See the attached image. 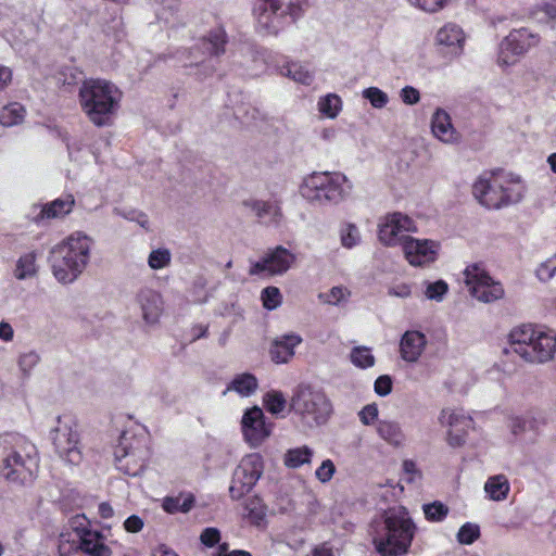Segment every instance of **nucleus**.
Here are the masks:
<instances>
[{
  "label": "nucleus",
  "mask_w": 556,
  "mask_h": 556,
  "mask_svg": "<svg viewBox=\"0 0 556 556\" xmlns=\"http://www.w3.org/2000/svg\"><path fill=\"white\" fill-rule=\"evenodd\" d=\"M39 453L36 445L21 434L0 437V477L14 486H28L37 478Z\"/></svg>",
  "instance_id": "f257e3e1"
},
{
  "label": "nucleus",
  "mask_w": 556,
  "mask_h": 556,
  "mask_svg": "<svg viewBox=\"0 0 556 556\" xmlns=\"http://www.w3.org/2000/svg\"><path fill=\"white\" fill-rule=\"evenodd\" d=\"M372 542L381 556H403L407 554L417 527L404 506L386 510L371 525Z\"/></svg>",
  "instance_id": "f03ea898"
},
{
  "label": "nucleus",
  "mask_w": 556,
  "mask_h": 556,
  "mask_svg": "<svg viewBox=\"0 0 556 556\" xmlns=\"http://www.w3.org/2000/svg\"><path fill=\"white\" fill-rule=\"evenodd\" d=\"M93 240L77 231L51 248L49 264L54 278L64 285L74 282L86 269Z\"/></svg>",
  "instance_id": "7ed1b4c3"
},
{
  "label": "nucleus",
  "mask_w": 556,
  "mask_h": 556,
  "mask_svg": "<svg viewBox=\"0 0 556 556\" xmlns=\"http://www.w3.org/2000/svg\"><path fill=\"white\" fill-rule=\"evenodd\" d=\"M122 93L110 81L90 79L79 89V100L83 111L91 123L98 127L108 126L116 113Z\"/></svg>",
  "instance_id": "20e7f679"
},
{
  "label": "nucleus",
  "mask_w": 556,
  "mask_h": 556,
  "mask_svg": "<svg viewBox=\"0 0 556 556\" xmlns=\"http://www.w3.org/2000/svg\"><path fill=\"white\" fill-rule=\"evenodd\" d=\"M309 7L311 0H256L253 7L256 30L276 36L288 21L295 22Z\"/></svg>",
  "instance_id": "39448f33"
},
{
  "label": "nucleus",
  "mask_w": 556,
  "mask_h": 556,
  "mask_svg": "<svg viewBox=\"0 0 556 556\" xmlns=\"http://www.w3.org/2000/svg\"><path fill=\"white\" fill-rule=\"evenodd\" d=\"M353 187V182L341 173H314L304 179L300 193L313 204H339L351 195Z\"/></svg>",
  "instance_id": "423d86ee"
},
{
  "label": "nucleus",
  "mask_w": 556,
  "mask_h": 556,
  "mask_svg": "<svg viewBox=\"0 0 556 556\" xmlns=\"http://www.w3.org/2000/svg\"><path fill=\"white\" fill-rule=\"evenodd\" d=\"M290 410L308 428L327 422L332 406L326 394L308 384H300L293 390L290 399Z\"/></svg>",
  "instance_id": "0eeeda50"
},
{
  "label": "nucleus",
  "mask_w": 556,
  "mask_h": 556,
  "mask_svg": "<svg viewBox=\"0 0 556 556\" xmlns=\"http://www.w3.org/2000/svg\"><path fill=\"white\" fill-rule=\"evenodd\" d=\"M55 452L68 464L78 465L83 459L77 422L70 415L59 416L51 430Z\"/></svg>",
  "instance_id": "6e6552de"
},
{
  "label": "nucleus",
  "mask_w": 556,
  "mask_h": 556,
  "mask_svg": "<svg viewBox=\"0 0 556 556\" xmlns=\"http://www.w3.org/2000/svg\"><path fill=\"white\" fill-rule=\"evenodd\" d=\"M465 285L469 294L482 303H491L505 294L501 282L495 281L482 263L468 265L464 270Z\"/></svg>",
  "instance_id": "1a4fd4ad"
},
{
  "label": "nucleus",
  "mask_w": 556,
  "mask_h": 556,
  "mask_svg": "<svg viewBox=\"0 0 556 556\" xmlns=\"http://www.w3.org/2000/svg\"><path fill=\"white\" fill-rule=\"evenodd\" d=\"M228 43V35L223 26L212 28L202 39L200 45L190 51L191 61L185 66H201L203 76H210L214 72V67L207 56H219L226 51Z\"/></svg>",
  "instance_id": "9d476101"
},
{
  "label": "nucleus",
  "mask_w": 556,
  "mask_h": 556,
  "mask_svg": "<svg viewBox=\"0 0 556 556\" xmlns=\"http://www.w3.org/2000/svg\"><path fill=\"white\" fill-rule=\"evenodd\" d=\"M264 469L263 458L260 454L253 453L243 457L237 466L229 493L232 500H239L249 493L261 478Z\"/></svg>",
  "instance_id": "9b49d317"
},
{
  "label": "nucleus",
  "mask_w": 556,
  "mask_h": 556,
  "mask_svg": "<svg viewBox=\"0 0 556 556\" xmlns=\"http://www.w3.org/2000/svg\"><path fill=\"white\" fill-rule=\"evenodd\" d=\"M75 532L78 541L70 543L62 534L59 544V552L61 556H70L74 551H81L88 556H112L111 548L105 544L104 535L96 530L89 528H76Z\"/></svg>",
  "instance_id": "f8f14e48"
},
{
  "label": "nucleus",
  "mask_w": 556,
  "mask_h": 556,
  "mask_svg": "<svg viewBox=\"0 0 556 556\" xmlns=\"http://www.w3.org/2000/svg\"><path fill=\"white\" fill-rule=\"evenodd\" d=\"M539 36L527 28L510 31L500 43L497 64L502 68L514 65L518 58L539 43Z\"/></svg>",
  "instance_id": "ddd939ff"
},
{
  "label": "nucleus",
  "mask_w": 556,
  "mask_h": 556,
  "mask_svg": "<svg viewBox=\"0 0 556 556\" xmlns=\"http://www.w3.org/2000/svg\"><path fill=\"white\" fill-rule=\"evenodd\" d=\"M296 261V256L290 250L278 245L268 252L257 262L251 264L249 274L258 275H282L288 271Z\"/></svg>",
  "instance_id": "4468645a"
},
{
  "label": "nucleus",
  "mask_w": 556,
  "mask_h": 556,
  "mask_svg": "<svg viewBox=\"0 0 556 556\" xmlns=\"http://www.w3.org/2000/svg\"><path fill=\"white\" fill-rule=\"evenodd\" d=\"M417 227L414 220L402 213H392L384 217L379 225V240L389 247L401 244L403 247L404 239L412 238L407 232H415Z\"/></svg>",
  "instance_id": "2eb2a0df"
},
{
  "label": "nucleus",
  "mask_w": 556,
  "mask_h": 556,
  "mask_svg": "<svg viewBox=\"0 0 556 556\" xmlns=\"http://www.w3.org/2000/svg\"><path fill=\"white\" fill-rule=\"evenodd\" d=\"M241 428L244 440L251 447L260 446L271 433V425L266 424L264 413L257 406L245 410Z\"/></svg>",
  "instance_id": "dca6fc26"
},
{
  "label": "nucleus",
  "mask_w": 556,
  "mask_h": 556,
  "mask_svg": "<svg viewBox=\"0 0 556 556\" xmlns=\"http://www.w3.org/2000/svg\"><path fill=\"white\" fill-rule=\"evenodd\" d=\"M500 174H484L473 184L472 193L478 202L488 208H500L503 206L501 194L502 187Z\"/></svg>",
  "instance_id": "f3484780"
},
{
  "label": "nucleus",
  "mask_w": 556,
  "mask_h": 556,
  "mask_svg": "<svg viewBox=\"0 0 556 556\" xmlns=\"http://www.w3.org/2000/svg\"><path fill=\"white\" fill-rule=\"evenodd\" d=\"M403 252L413 266L433 263L438 255L439 243L432 240L407 238L403 241Z\"/></svg>",
  "instance_id": "a211bd4d"
},
{
  "label": "nucleus",
  "mask_w": 556,
  "mask_h": 556,
  "mask_svg": "<svg viewBox=\"0 0 556 556\" xmlns=\"http://www.w3.org/2000/svg\"><path fill=\"white\" fill-rule=\"evenodd\" d=\"M136 304L143 321L148 325L156 324L164 311L162 295L150 288H142L138 291Z\"/></svg>",
  "instance_id": "6ab92c4d"
},
{
  "label": "nucleus",
  "mask_w": 556,
  "mask_h": 556,
  "mask_svg": "<svg viewBox=\"0 0 556 556\" xmlns=\"http://www.w3.org/2000/svg\"><path fill=\"white\" fill-rule=\"evenodd\" d=\"M435 41L443 53L457 56L463 52L465 34L458 25L447 23L438 30Z\"/></svg>",
  "instance_id": "aec40b11"
},
{
  "label": "nucleus",
  "mask_w": 556,
  "mask_h": 556,
  "mask_svg": "<svg viewBox=\"0 0 556 556\" xmlns=\"http://www.w3.org/2000/svg\"><path fill=\"white\" fill-rule=\"evenodd\" d=\"M533 344L526 353L523 361L529 363L548 362L556 352V336L553 331H545L540 328Z\"/></svg>",
  "instance_id": "412c9836"
},
{
  "label": "nucleus",
  "mask_w": 556,
  "mask_h": 556,
  "mask_svg": "<svg viewBox=\"0 0 556 556\" xmlns=\"http://www.w3.org/2000/svg\"><path fill=\"white\" fill-rule=\"evenodd\" d=\"M539 330L540 328L532 325H522L514 328L509 333V346L505 349V353L516 354L523 359L526 353L534 345L533 343Z\"/></svg>",
  "instance_id": "4be33fe9"
},
{
  "label": "nucleus",
  "mask_w": 556,
  "mask_h": 556,
  "mask_svg": "<svg viewBox=\"0 0 556 556\" xmlns=\"http://www.w3.org/2000/svg\"><path fill=\"white\" fill-rule=\"evenodd\" d=\"M431 130L433 136L443 143L454 144L460 141V135L454 128L450 115L442 109H438L433 113Z\"/></svg>",
  "instance_id": "5701e85b"
},
{
  "label": "nucleus",
  "mask_w": 556,
  "mask_h": 556,
  "mask_svg": "<svg viewBox=\"0 0 556 556\" xmlns=\"http://www.w3.org/2000/svg\"><path fill=\"white\" fill-rule=\"evenodd\" d=\"M427 344L426 336L417 330L406 331L400 341V354L402 359L415 363L424 353Z\"/></svg>",
  "instance_id": "b1692460"
},
{
  "label": "nucleus",
  "mask_w": 556,
  "mask_h": 556,
  "mask_svg": "<svg viewBox=\"0 0 556 556\" xmlns=\"http://www.w3.org/2000/svg\"><path fill=\"white\" fill-rule=\"evenodd\" d=\"M149 456L148 446H139L135 454L115 455L116 467L124 473L136 477L143 471Z\"/></svg>",
  "instance_id": "393cba45"
},
{
  "label": "nucleus",
  "mask_w": 556,
  "mask_h": 556,
  "mask_svg": "<svg viewBox=\"0 0 556 556\" xmlns=\"http://www.w3.org/2000/svg\"><path fill=\"white\" fill-rule=\"evenodd\" d=\"M302 342L296 333H288L277 338L271 345L270 356L277 364L289 362L294 355V348Z\"/></svg>",
  "instance_id": "a878e982"
},
{
  "label": "nucleus",
  "mask_w": 556,
  "mask_h": 556,
  "mask_svg": "<svg viewBox=\"0 0 556 556\" xmlns=\"http://www.w3.org/2000/svg\"><path fill=\"white\" fill-rule=\"evenodd\" d=\"M244 204L264 225H278L282 217L280 206L276 201L252 200Z\"/></svg>",
  "instance_id": "bb28decb"
},
{
  "label": "nucleus",
  "mask_w": 556,
  "mask_h": 556,
  "mask_svg": "<svg viewBox=\"0 0 556 556\" xmlns=\"http://www.w3.org/2000/svg\"><path fill=\"white\" fill-rule=\"evenodd\" d=\"M501 177V194L503 198V206L511 205L520 202L525 194V186L518 176L511 174L503 175Z\"/></svg>",
  "instance_id": "cd10ccee"
},
{
  "label": "nucleus",
  "mask_w": 556,
  "mask_h": 556,
  "mask_svg": "<svg viewBox=\"0 0 556 556\" xmlns=\"http://www.w3.org/2000/svg\"><path fill=\"white\" fill-rule=\"evenodd\" d=\"M244 58L242 64L251 71L253 75L264 72L267 65L268 53L266 50L251 43L243 45L240 49Z\"/></svg>",
  "instance_id": "c85d7f7f"
},
{
  "label": "nucleus",
  "mask_w": 556,
  "mask_h": 556,
  "mask_svg": "<svg viewBox=\"0 0 556 556\" xmlns=\"http://www.w3.org/2000/svg\"><path fill=\"white\" fill-rule=\"evenodd\" d=\"M75 204L73 195H66L63 199H55L54 201L45 204L41 207L39 215L36 220L59 218L67 215Z\"/></svg>",
  "instance_id": "c756f323"
},
{
  "label": "nucleus",
  "mask_w": 556,
  "mask_h": 556,
  "mask_svg": "<svg viewBox=\"0 0 556 556\" xmlns=\"http://www.w3.org/2000/svg\"><path fill=\"white\" fill-rule=\"evenodd\" d=\"M439 421L446 426L448 430H468L472 427V419L463 409L444 408L441 410Z\"/></svg>",
  "instance_id": "7c9ffc66"
},
{
  "label": "nucleus",
  "mask_w": 556,
  "mask_h": 556,
  "mask_svg": "<svg viewBox=\"0 0 556 556\" xmlns=\"http://www.w3.org/2000/svg\"><path fill=\"white\" fill-rule=\"evenodd\" d=\"M510 484L505 475H495L490 477L485 484L484 491L490 500L501 502L507 498Z\"/></svg>",
  "instance_id": "2f4dec72"
},
{
  "label": "nucleus",
  "mask_w": 556,
  "mask_h": 556,
  "mask_svg": "<svg viewBox=\"0 0 556 556\" xmlns=\"http://www.w3.org/2000/svg\"><path fill=\"white\" fill-rule=\"evenodd\" d=\"M26 110L18 102L9 103L0 109V124L3 127H13L24 122Z\"/></svg>",
  "instance_id": "473e14b6"
},
{
  "label": "nucleus",
  "mask_w": 556,
  "mask_h": 556,
  "mask_svg": "<svg viewBox=\"0 0 556 556\" xmlns=\"http://www.w3.org/2000/svg\"><path fill=\"white\" fill-rule=\"evenodd\" d=\"M160 4V9L156 10V16L165 24L174 27L178 25L180 21L179 16V1L178 0H153Z\"/></svg>",
  "instance_id": "72a5a7b5"
},
{
  "label": "nucleus",
  "mask_w": 556,
  "mask_h": 556,
  "mask_svg": "<svg viewBox=\"0 0 556 556\" xmlns=\"http://www.w3.org/2000/svg\"><path fill=\"white\" fill-rule=\"evenodd\" d=\"M377 432L381 439L396 446L401 445L405 439L400 425L391 420H380L377 425Z\"/></svg>",
  "instance_id": "f704fd0d"
},
{
  "label": "nucleus",
  "mask_w": 556,
  "mask_h": 556,
  "mask_svg": "<svg viewBox=\"0 0 556 556\" xmlns=\"http://www.w3.org/2000/svg\"><path fill=\"white\" fill-rule=\"evenodd\" d=\"M257 387L256 377L250 372H243L235 376L227 389L236 391L241 396H250Z\"/></svg>",
  "instance_id": "c9c22d12"
},
{
  "label": "nucleus",
  "mask_w": 556,
  "mask_h": 556,
  "mask_svg": "<svg viewBox=\"0 0 556 556\" xmlns=\"http://www.w3.org/2000/svg\"><path fill=\"white\" fill-rule=\"evenodd\" d=\"M313 454V450L306 445L290 448L283 455V464L288 468H299L305 464H309Z\"/></svg>",
  "instance_id": "e433bc0d"
},
{
  "label": "nucleus",
  "mask_w": 556,
  "mask_h": 556,
  "mask_svg": "<svg viewBox=\"0 0 556 556\" xmlns=\"http://www.w3.org/2000/svg\"><path fill=\"white\" fill-rule=\"evenodd\" d=\"M36 258L37 255L35 252H28L20 256L14 270L15 278L18 280H25L34 277L37 274Z\"/></svg>",
  "instance_id": "4c0bfd02"
},
{
  "label": "nucleus",
  "mask_w": 556,
  "mask_h": 556,
  "mask_svg": "<svg viewBox=\"0 0 556 556\" xmlns=\"http://www.w3.org/2000/svg\"><path fill=\"white\" fill-rule=\"evenodd\" d=\"M139 446H148L144 438H139L130 433H123L118 445L115 447L114 455L126 456L135 454Z\"/></svg>",
  "instance_id": "58836bf2"
},
{
  "label": "nucleus",
  "mask_w": 556,
  "mask_h": 556,
  "mask_svg": "<svg viewBox=\"0 0 556 556\" xmlns=\"http://www.w3.org/2000/svg\"><path fill=\"white\" fill-rule=\"evenodd\" d=\"M232 114L235 118L241 123H250L252 121L264 117L260 109L253 106L251 103L243 101H239L233 104Z\"/></svg>",
  "instance_id": "ea45409f"
},
{
  "label": "nucleus",
  "mask_w": 556,
  "mask_h": 556,
  "mask_svg": "<svg viewBox=\"0 0 556 556\" xmlns=\"http://www.w3.org/2000/svg\"><path fill=\"white\" fill-rule=\"evenodd\" d=\"M266 516V509L261 498L252 497L249 498L244 504V517H247L251 523L260 526Z\"/></svg>",
  "instance_id": "a19ab883"
},
{
  "label": "nucleus",
  "mask_w": 556,
  "mask_h": 556,
  "mask_svg": "<svg viewBox=\"0 0 556 556\" xmlns=\"http://www.w3.org/2000/svg\"><path fill=\"white\" fill-rule=\"evenodd\" d=\"M263 404L273 415L282 413L287 407V399L281 391L271 390L264 394Z\"/></svg>",
  "instance_id": "79ce46f5"
},
{
  "label": "nucleus",
  "mask_w": 556,
  "mask_h": 556,
  "mask_svg": "<svg viewBox=\"0 0 556 556\" xmlns=\"http://www.w3.org/2000/svg\"><path fill=\"white\" fill-rule=\"evenodd\" d=\"M281 74L304 85H309L313 81V74L299 63H288L281 70Z\"/></svg>",
  "instance_id": "37998d69"
},
{
  "label": "nucleus",
  "mask_w": 556,
  "mask_h": 556,
  "mask_svg": "<svg viewBox=\"0 0 556 556\" xmlns=\"http://www.w3.org/2000/svg\"><path fill=\"white\" fill-rule=\"evenodd\" d=\"M350 361L354 366L366 369L374 366L375 356L369 348L356 346L350 353Z\"/></svg>",
  "instance_id": "c03bdc74"
},
{
  "label": "nucleus",
  "mask_w": 556,
  "mask_h": 556,
  "mask_svg": "<svg viewBox=\"0 0 556 556\" xmlns=\"http://www.w3.org/2000/svg\"><path fill=\"white\" fill-rule=\"evenodd\" d=\"M341 99L334 93H329L318 101L319 112L329 117L334 118L341 110Z\"/></svg>",
  "instance_id": "a18cd8bd"
},
{
  "label": "nucleus",
  "mask_w": 556,
  "mask_h": 556,
  "mask_svg": "<svg viewBox=\"0 0 556 556\" xmlns=\"http://www.w3.org/2000/svg\"><path fill=\"white\" fill-rule=\"evenodd\" d=\"M424 287V294L430 301L441 302L448 291V285L442 279L433 282L425 281Z\"/></svg>",
  "instance_id": "49530a36"
},
{
  "label": "nucleus",
  "mask_w": 556,
  "mask_h": 556,
  "mask_svg": "<svg viewBox=\"0 0 556 556\" xmlns=\"http://www.w3.org/2000/svg\"><path fill=\"white\" fill-rule=\"evenodd\" d=\"M350 296V291L343 287H333L328 292L320 293L318 299L329 305H340L345 303Z\"/></svg>",
  "instance_id": "de8ad7c7"
},
{
  "label": "nucleus",
  "mask_w": 556,
  "mask_h": 556,
  "mask_svg": "<svg viewBox=\"0 0 556 556\" xmlns=\"http://www.w3.org/2000/svg\"><path fill=\"white\" fill-rule=\"evenodd\" d=\"M422 510L426 519L432 522L442 521L448 514V507L438 501L422 505Z\"/></svg>",
  "instance_id": "09e8293b"
},
{
  "label": "nucleus",
  "mask_w": 556,
  "mask_h": 556,
  "mask_svg": "<svg viewBox=\"0 0 556 556\" xmlns=\"http://www.w3.org/2000/svg\"><path fill=\"white\" fill-rule=\"evenodd\" d=\"M193 505V498L192 497H166L163 501V508L165 511L169 514H175L177 511L187 513L191 509Z\"/></svg>",
  "instance_id": "8fccbe9b"
},
{
  "label": "nucleus",
  "mask_w": 556,
  "mask_h": 556,
  "mask_svg": "<svg viewBox=\"0 0 556 556\" xmlns=\"http://www.w3.org/2000/svg\"><path fill=\"white\" fill-rule=\"evenodd\" d=\"M341 243L346 249H352L361 242V233L356 225L346 224L340 230Z\"/></svg>",
  "instance_id": "3c124183"
},
{
  "label": "nucleus",
  "mask_w": 556,
  "mask_h": 556,
  "mask_svg": "<svg viewBox=\"0 0 556 556\" xmlns=\"http://www.w3.org/2000/svg\"><path fill=\"white\" fill-rule=\"evenodd\" d=\"M172 255L168 249H156L153 250L149 257H148V264L149 266L156 270L167 267L170 264Z\"/></svg>",
  "instance_id": "603ef678"
},
{
  "label": "nucleus",
  "mask_w": 556,
  "mask_h": 556,
  "mask_svg": "<svg viewBox=\"0 0 556 556\" xmlns=\"http://www.w3.org/2000/svg\"><path fill=\"white\" fill-rule=\"evenodd\" d=\"M363 98L368 100L376 109L384 108L389 102L388 94L377 87H369L363 90Z\"/></svg>",
  "instance_id": "864d4df0"
},
{
  "label": "nucleus",
  "mask_w": 556,
  "mask_h": 556,
  "mask_svg": "<svg viewBox=\"0 0 556 556\" xmlns=\"http://www.w3.org/2000/svg\"><path fill=\"white\" fill-rule=\"evenodd\" d=\"M480 536V528L476 523L467 522L460 527L457 533V541L460 544H472Z\"/></svg>",
  "instance_id": "5fc2aeb1"
},
{
  "label": "nucleus",
  "mask_w": 556,
  "mask_h": 556,
  "mask_svg": "<svg viewBox=\"0 0 556 556\" xmlns=\"http://www.w3.org/2000/svg\"><path fill=\"white\" fill-rule=\"evenodd\" d=\"M261 299L264 307L271 311L280 306L282 296L277 287H267L262 291Z\"/></svg>",
  "instance_id": "6e6d98bb"
},
{
  "label": "nucleus",
  "mask_w": 556,
  "mask_h": 556,
  "mask_svg": "<svg viewBox=\"0 0 556 556\" xmlns=\"http://www.w3.org/2000/svg\"><path fill=\"white\" fill-rule=\"evenodd\" d=\"M556 274V255L541 263L535 270L536 278L542 282L549 281Z\"/></svg>",
  "instance_id": "4d7b16f0"
},
{
  "label": "nucleus",
  "mask_w": 556,
  "mask_h": 556,
  "mask_svg": "<svg viewBox=\"0 0 556 556\" xmlns=\"http://www.w3.org/2000/svg\"><path fill=\"white\" fill-rule=\"evenodd\" d=\"M39 361L40 356L37 352L28 351L20 355L18 366L24 374L28 375Z\"/></svg>",
  "instance_id": "13d9d810"
},
{
  "label": "nucleus",
  "mask_w": 556,
  "mask_h": 556,
  "mask_svg": "<svg viewBox=\"0 0 556 556\" xmlns=\"http://www.w3.org/2000/svg\"><path fill=\"white\" fill-rule=\"evenodd\" d=\"M114 213L128 219V220L139 224L144 229H149V218L143 212L136 211V210H130L128 212H124L119 208H115Z\"/></svg>",
  "instance_id": "bf43d9fd"
},
{
  "label": "nucleus",
  "mask_w": 556,
  "mask_h": 556,
  "mask_svg": "<svg viewBox=\"0 0 556 556\" xmlns=\"http://www.w3.org/2000/svg\"><path fill=\"white\" fill-rule=\"evenodd\" d=\"M412 5H415L426 12H437L447 5L450 0H407Z\"/></svg>",
  "instance_id": "052dcab7"
},
{
  "label": "nucleus",
  "mask_w": 556,
  "mask_h": 556,
  "mask_svg": "<svg viewBox=\"0 0 556 556\" xmlns=\"http://www.w3.org/2000/svg\"><path fill=\"white\" fill-rule=\"evenodd\" d=\"M336 472V466L331 459H326L316 469L315 476L321 483L329 482Z\"/></svg>",
  "instance_id": "680f3d73"
},
{
  "label": "nucleus",
  "mask_w": 556,
  "mask_h": 556,
  "mask_svg": "<svg viewBox=\"0 0 556 556\" xmlns=\"http://www.w3.org/2000/svg\"><path fill=\"white\" fill-rule=\"evenodd\" d=\"M392 391V379L388 375L380 376L375 381V392L380 396H387Z\"/></svg>",
  "instance_id": "e2e57ef3"
},
{
  "label": "nucleus",
  "mask_w": 556,
  "mask_h": 556,
  "mask_svg": "<svg viewBox=\"0 0 556 556\" xmlns=\"http://www.w3.org/2000/svg\"><path fill=\"white\" fill-rule=\"evenodd\" d=\"M200 540L202 544L207 547H213L220 540V532L216 528H206L202 531L200 535Z\"/></svg>",
  "instance_id": "0e129e2a"
},
{
  "label": "nucleus",
  "mask_w": 556,
  "mask_h": 556,
  "mask_svg": "<svg viewBox=\"0 0 556 556\" xmlns=\"http://www.w3.org/2000/svg\"><path fill=\"white\" fill-rule=\"evenodd\" d=\"M359 419L361 421L369 426L371 425L378 417V407L376 404H368L362 408L359 412Z\"/></svg>",
  "instance_id": "69168bd1"
},
{
  "label": "nucleus",
  "mask_w": 556,
  "mask_h": 556,
  "mask_svg": "<svg viewBox=\"0 0 556 556\" xmlns=\"http://www.w3.org/2000/svg\"><path fill=\"white\" fill-rule=\"evenodd\" d=\"M400 97L401 100L408 105L416 104L420 100L419 91L412 86L404 87L401 90Z\"/></svg>",
  "instance_id": "338daca9"
},
{
  "label": "nucleus",
  "mask_w": 556,
  "mask_h": 556,
  "mask_svg": "<svg viewBox=\"0 0 556 556\" xmlns=\"http://www.w3.org/2000/svg\"><path fill=\"white\" fill-rule=\"evenodd\" d=\"M466 434H467V430H460V429L448 430L447 443L452 447H460L465 443Z\"/></svg>",
  "instance_id": "774afa93"
}]
</instances>
